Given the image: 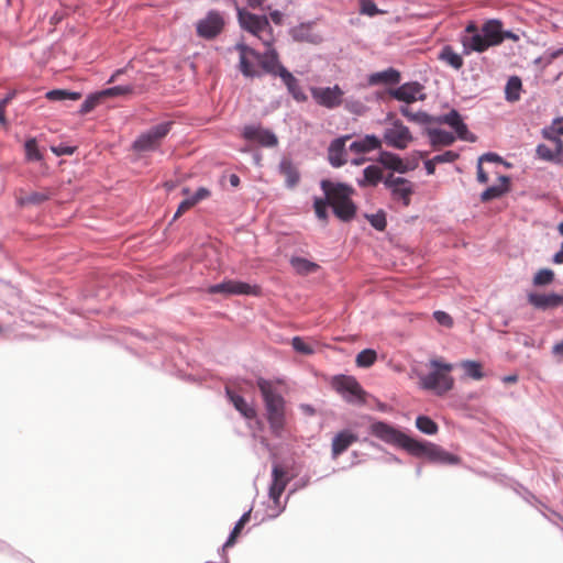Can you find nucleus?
<instances>
[{"label": "nucleus", "instance_id": "nucleus-61", "mask_svg": "<svg viewBox=\"0 0 563 563\" xmlns=\"http://www.w3.org/2000/svg\"><path fill=\"white\" fill-rule=\"evenodd\" d=\"M288 500L285 499V503L284 505H268L267 507V514L266 516L262 519V521L264 520H274L276 519L278 516H280L285 509H286V504H287Z\"/></svg>", "mask_w": 563, "mask_h": 563}, {"label": "nucleus", "instance_id": "nucleus-4", "mask_svg": "<svg viewBox=\"0 0 563 563\" xmlns=\"http://www.w3.org/2000/svg\"><path fill=\"white\" fill-rule=\"evenodd\" d=\"M430 366V373L419 376V388L433 391L437 396H444L454 387V378L450 375L453 364L432 358Z\"/></svg>", "mask_w": 563, "mask_h": 563}, {"label": "nucleus", "instance_id": "nucleus-11", "mask_svg": "<svg viewBox=\"0 0 563 563\" xmlns=\"http://www.w3.org/2000/svg\"><path fill=\"white\" fill-rule=\"evenodd\" d=\"M225 25L222 13L218 10H209L205 18L196 23V33L199 37L211 41L218 37Z\"/></svg>", "mask_w": 563, "mask_h": 563}, {"label": "nucleus", "instance_id": "nucleus-40", "mask_svg": "<svg viewBox=\"0 0 563 563\" xmlns=\"http://www.w3.org/2000/svg\"><path fill=\"white\" fill-rule=\"evenodd\" d=\"M289 481L290 477L288 476L287 470L280 464H273L272 482L269 487H277L278 485H283V489H285Z\"/></svg>", "mask_w": 563, "mask_h": 563}, {"label": "nucleus", "instance_id": "nucleus-12", "mask_svg": "<svg viewBox=\"0 0 563 563\" xmlns=\"http://www.w3.org/2000/svg\"><path fill=\"white\" fill-rule=\"evenodd\" d=\"M385 188L389 191L393 200L401 202L404 207L410 205L411 196L415 192V185L409 179L402 176L387 174Z\"/></svg>", "mask_w": 563, "mask_h": 563}, {"label": "nucleus", "instance_id": "nucleus-15", "mask_svg": "<svg viewBox=\"0 0 563 563\" xmlns=\"http://www.w3.org/2000/svg\"><path fill=\"white\" fill-rule=\"evenodd\" d=\"M413 140V136L408 126H406L399 119L393 122V128L384 130L382 142L384 141L388 146L402 151Z\"/></svg>", "mask_w": 563, "mask_h": 563}, {"label": "nucleus", "instance_id": "nucleus-17", "mask_svg": "<svg viewBox=\"0 0 563 563\" xmlns=\"http://www.w3.org/2000/svg\"><path fill=\"white\" fill-rule=\"evenodd\" d=\"M344 91L339 85L332 87H312L311 96L316 102L327 109H335L343 102Z\"/></svg>", "mask_w": 563, "mask_h": 563}, {"label": "nucleus", "instance_id": "nucleus-32", "mask_svg": "<svg viewBox=\"0 0 563 563\" xmlns=\"http://www.w3.org/2000/svg\"><path fill=\"white\" fill-rule=\"evenodd\" d=\"M438 58L442 62H445L449 66H451L453 69L459 70L463 67L464 60L461 54H457L453 47L449 44L444 45L439 55Z\"/></svg>", "mask_w": 563, "mask_h": 563}, {"label": "nucleus", "instance_id": "nucleus-10", "mask_svg": "<svg viewBox=\"0 0 563 563\" xmlns=\"http://www.w3.org/2000/svg\"><path fill=\"white\" fill-rule=\"evenodd\" d=\"M233 1L235 3L238 22L243 31L258 37L262 41L263 37L261 36V33L268 30L271 34L269 37H273V29L271 26L268 18L265 14L252 13L247 11L245 8L239 7L236 0Z\"/></svg>", "mask_w": 563, "mask_h": 563}, {"label": "nucleus", "instance_id": "nucleus-29", "mask_svg": "<svg viewBox=\"0 0 563 563\" xmlns=\"http://www.w3.org/2000/svg\"><path fill=\"white\" fill-rule=\"evenodd\" d=\"M278 170L286 177L285 187L287 189H292L298 185L300 173L290 159L283 158L278 165Z\"/></svg>", "mask_w": 563, "mask_h": 563}, {"label": "nucleus", "instance_id": "nucleus-18", "mask_svg": "<svg viewBox=\"0 0 563 563\" xmlns=\"http://www.w3.org/2000/svg\"><path fill=\"white\" fill-rule=\"evenodd\" d=\"M352 134H344L333 139L328 146V162L333 168H340L347 162L346 142Z\"/></svg>", "mask_w": 563, "mask_h": 563}, {"label": "nucleus", "instance_id": "nucleus-41", "mask_svg": "<svg viewBox=\"0 0 563 563\" xmlns=\"http://www.w3.org/2000/svg\"><path fill=\"white\" fill-rule=\"evenodd\" d=\"M399 111L404 117L412 122H418L420 124H428L433 122V115L422 110L411 112L407 106H400Z\"/></svg>", "mask_w": 563, "mask_h": 563}, {"label": "nucleus", "instance_id": "nucleus-39", "mask_svg": "<svg viewBox=\"0 0 563 563\" xmlns=\"http://www.w3.org/2000/svg\"><path fill=\"white\" fill-rule=\"evenodd\" d=\"M416 428L423 434L433 435L438 432V423L429 416L419 415L416 418Z\"/></svg>", "mask_w": 563, "mask_h": 563}, {"label": "nucleus", "instance_id": "nucleus-56", "mask_svg": "<svg viewBox=\"0 0 563 563\" xmlns=\"http://www.w3.org/2000/svg\"><path fill=\"white\" fill-rule=\"evenodd\" d=\"M344 107L349 112L356 114V115L363 114L366 110V107L364 106V103L354 98H346L344 100Z\"/></svg>", "mask_w": 563, "mask_h": 563}, {"label": "nucleus", "instance_id": "nucleus-49", "mask_svg": "<svg viewBox=\"0 0 563 563\" xmlns=\"http://www.w3.org/2000/svg\"><path fill=\"white\" fill-rule=\"evenodd\" d=\"M134 90L132 85H117L109 88H104L100 90L102 98H109V97H118V96H124L130 95Z\"/></svg>", "mask_w": 563, "mask_h": 563}, {"label": "nucleus", "instance_id": "nucleus-1", "mask_svg": "<svg viewBox=\"0 0 563 563\" xmlns=\"http://www.w3.org/2000/svg\"><path fill=\"white\" fill-rule=\"evenodd\" d=\"M263 45L266 46L264 52H260L243 41L238 42L233 49L240 53L238 68L245 78H261L265 73L267 63H273L278 56L277 49L274 47V38H262Z\"/></svg>", "mask_w": 563, "mask_h": 563}, {"label": "nucleus", "instance_id": "nucleus-63", "mask_svg": "<svg viewBox=\"0 0 563 563\" xmlns=\"http://www.w3.org/2000/svg\"><path fill=\"white\" fill-rule=\"evenodd\" d=\"M433 318L440 325L445 328H451L453 325V318L443 310L433 311Z\"/></svg>", "mask_w": 563, "mask_h": 563}, {"label": "nucleus", "instance_id": "nucleus-3", "mask_svg": "<svg viewBox=\"0 0 563 563\" xmlns=\"http://www.w3.org/2000/svg\"><path fill=\"white\" fill-rule=\"evenodd\" d=\"M320 188L327 197L333 195L339 198L332 206V212L339 220L350 222L355 218L357 206L352 200L355 189L350 184L323 178L320 181Z\"/></svg>", "mask_w": 563, "mask_h": 563}, {"label": "nucleus", "instance_id": "nucleus-38", "mask_svg": "<svg viewBox=\"0 0 563 563\" xmlns=\"http://www.w3.org/2000/svg\"><path fill=\"white\" fill-rule=\"evenodd\" d=\"M49 199L51 195L48 192L33 191L29 195L20 197L16 202L20 207L41 206Z\"/></svg>", "mask_w": 563, "mask_h": 563}, {"label": "nucleus", "instance_id": "nucleus-58", "mask_svg": "<svg viewBox=\"0 0 563 563\" xmlns=\"http://www.w3.org/2000/svg\"><path fill=\"white\" fill-rule=\"evenodd\" d=\"M479 163H498V164H503L504 166H506L507 168H510L511 167V164L508 163L507 161H505L499 154L495 153V152H486L484 154H482L478 159H477Z\"/></svg>", "mask_w": 563, "mask_h": 563}, {"label": "nucleus", "instance_id": "nucleus-27", "mask_svg": "<svg viewBox=\"0 0 563 563\" xmlns=\"http://www.w3.org/2000/svg\"><path fill=\"white\" fill-rule=\"evenodd\" d=\"M481 32L492 44L497 46L503 43V22L498 19L487 20L481 27Z\"/></svg>", "mask_w": 563, "mask_h": 563}, {"label": "nucleus", "instance_id": "nucleus-44", "mask_svg": "<svg viewBox=\"0 0 563 563\" xmlns=\"http://www.w3.org/2000/svg\"><path fill=\"white\" fill-rule=\"evenodd\" d=\"M377 361V352L374 349H364L356 354L355 363L357 367L368 368Z\"/></svg>", "mask_w": 563, "mask_h": 563}, {"label": "nucleus", "instance_id": "nucleus-13", "mask_svg": "<svg viewBox=\"0 0 563 563\" xmlns=\"http://www.w3.org/2000/svg\"><path fill=\"white\" fill-rule=\"evenodd\" d=\"M423 88V85L419 81L411 80L387 88V93L397 101L410 104L418 100L423 101L426 99V95L422 93Z\"/></svg>", "mask_w": 563, "mask_h": 563}, {"label": "nucleus", "instance_id": "nucleus-2", "mask_svg": "<svg viewBox=\"0 0 563 563\" xmlns=\"http://www.w3.org/2000/svg\"><path fill=\"white\" fill-rule=\"evenodd\" d=\"M256 386L264 402L269 430L274 437L280 438L286 427V400L269 379L258 377Z\"/></svg>", "mask_w": 563, "mask_h": 563}, {"label": "nucleus", "instance_id": "nucleus-48", "mask_svg": "<svg viewBox=\"0 0 563 563\" xmlns=\"http://www.w3.org/2000/svg\"><path fill=\"white\" fill-rule=\"evenodd\" d=\"M331 205L330 197L324 195L323 198L316 197L313 200V209L316 217L324 222L329 219L328 207Z\"/></svg>", "mask_w": 563, "mask_h": 563}, {"label": "nucleus", "instance_id": "nucleus-7", "mask_svg": "<svg viewBox=\"0 0 563 563\" xmlns=\"http://www.w3.org/2000/svg\"><path fill=\"white\" fill-rule=\"evenodd\" d=\"M410 455L415 457H426L432 463L441 465H457L461 457L453 454L442 446L424 439H416Z\"/></svg>", "mask_w": 563, "mask_h": 563}, {"label": "nucleus", "instance_id": "nucleus-59", "mask_svg": "<svg viewBox=\"0 0 563 563\" xmlns=\"http://www.w3.org/2000/svg\"><path fill=\"white\" fill-rule=\"evenodd\" d=\"M460 154L455 151H445L441 154L433 156V161L438 164L453 163L459 159Z\"/></svg>", "mask_w": 563, "mask_h": 563}, {"label": "nucleus", "instance_id": "nucleus-35", "mask_svg": "<svg viewBox=\"0 0 563 563\" xmlns=\"http://www.w3.org/2000/svg\"><path fill=\"white\" fill-rule=\"evenodd\" d=\"M460 366L464 369L465 376L472 379L481 380L485 376L483 372V365L478 361L464 360L460 363Z\"/></svg>", "mask_w": 563, "mask_h": 563}, {"label": "nucleus", "instance_id": "nucleus-14", "mask_svg": "<svg viewBox=\"0 0 563 563\" xmlns=\"http://www.w3.org/2000/svg\"><path fill=\"white\" fill-rule=\"evenodd\" d=\"M241 136L247 142H253L267 148L275 147L278 144V137L274 131L264 128L261 123L244 125Z\"/></svg>", "mask_w": 563, "mask_h": 563}, {"label": "nucleus", "instance_id": "nucleus-31", "mask_svg": "<svg viewBox=\"0 0 563 563\" xmlns=\"http://www.w3.org/2000/svg\"><path fill=\"white\" fill-rule=\"evenodd\" d=\"M289 264L297 274L302 276L314 273L320 268V265L318 263L301 256H291L289 260Z\"/></svg>", "mask_w": 563, "mask_h": 563}, {"label": "nucleus", "instance_id": "nucleus-21", "mask_svg": "<svg viewBox=\"0 0 563 563\" xmlns=\"http://www.w3.org/2000/svg\"><path fill=\"white\" fill-rule=\"evenodd\" d=\"M401 81V73L394 68L388 67L386 69L372 73L367 76V85L368 86H379L385 85L389 87H395L399 85Z\"/></svg>", "mask_w": 563, "mask_h": 563}, {"label": "nucleus", "instance_id": "nucleus-16", "mask_svg": "<svg viewBox=\"0 0 563 563\" xmlns=\"http://www.w3.org/2000/svg\"><path fill=\"white\" fill-rule=\"evenodd\" d=\"M225 396L243 418L249 421H254L260 431L264 430V423L258 419L255 407L252 404H249L242 395L238 394L230 387H225Z\"/></svg>", "mask_w": 563, "mask_h": 563}, {"label": "nucleus", "instance_id": "nucleus-30", "mask_svg": "<svg viewBox=\"0 0 563 563\" xmlns=\"http://www.w3.org/2000/svg\"><path fill=\"white\" fill-rule=\"evenodd\" d=\"M262 289L257 284H249L239 279H231V296H260Z\"/></svg>", "mask_w": 563, "mask_h": 563}, {"label": "nucleus", "instance_id": "nucleus-25", "mask_svg": "<svg viewBox=\"0 0 563 563\" xmlns=\"http://www.w3.org/2000/svg\"><path fill=\"white\" fill-rule=\"evenodd\" d=\"M357 440V435L349 429L339 431L332 439V459L344 453Z\"/></svg>", "mask_w": 563, "mask_h": 563}, {"label": "nucleus", "instance_id": "nucleus-54", "mask_svg": "<svg viewBox=\"0 0 563 563\" xmlns=\"http://www.w3.org/2000/svg\"><path fill=\"white\" fill-rule=\"evenodd\" d=\"M536 153L537 156L544 162H556L555 153H553V151L544 143H539L537 145Z\"/></svg>", "mask_w": 563, "mask_h": 563}, {"label": "nucleus", "instance_id": "nucleus-20", "mask_svg": "<svg viewBox=\"0 0 563 563\" xmlns=\"http://www.w3.org/2000/svg\"><path fill=\"white\" fill-rule=\"evenodd\" d=\"M383 169L388 170L389 174L404 175V158L390 151L382 150L378 152L377 157L374 159Z\"/></svg>", "mask_w": 563, "mask_h": 563}, {"label": "nucleus", "instance_id": "nucleus-5", "mask_svg": "<svg viewBox=\"0 0 563 563\" xmlns=\"http://www.w3.org/2000/svg\"><path fill=\"white\" fill-rule=\"evenodd\" d=\"M368 432L384 443L398 446L409 454L417 439L384 420H373L368 427Z\"/></svg>", "mask_w": 563, "mask_h": 563}, {"label": "nucleus", "instance_id": "nucleus-53", "mask_svg": "<svg viewBox=\"0 0 563 563\" xmlns=\"http://www.w3.org/2000/svg\"><path fill=\"white\" fill-rule=\"evenodd\" d=\"M208 294H222L231 296V279H223L221 283L212 284L207 289Z\"/></svg>", "mask_w": 563, "mask_h": 563}, {"label": "nucleus", "instance_id": "nucleus-57", "mask_svg": "<svg viewBox=\"0 0 563 563\" xmlns=\"http://www.w3.org/2000/svg\"><path fill=\"white\" fill-rule=\"evenodd\" d=\"M76 150H77V146L70 145L65 142H60L57 145L51 146V151L58 157L59 156H70L76 152Z\"/></svg>", "mask_w": 563, "mask_h": 563}, {"label": "nucleus", "instance_id": "nucleus-60", "mask_svg": "<svg viewBox=\"0 0 563 563\" xmlns=\"http://www.w3.org/2000/svg\"><path fill=\"white\" fill-rule=\"evenodd\" d=\"M16 92L14 90L9 91L4 98L0 100V124L5 125L8 123L5 117L7 104L15 97Z\"/></svg>", "mask_w": 563, "mask_h": 563}, {"label": "nucleus", "instance_id": "nucleus-55", "mask_svg": "<svg viewBox=\"0 0 563 563\" xmlns=\"http://www.w3.org/2000/svg\"><path fill=\"white\" fill-rule=\"evenodd\" d=\"M360 11L362 14L371 18L384 13V11L378 9L377 4L373 0H361Z\"/></svg>", "mask_w": 563, "mask_h": 563}, {"label": "nucleus", "instance_id": "nucleus-37", "mask_svg": "<svg viewBox=\"0 0 563 563\" xmlns=\"http://www.w3.org/2000/svg\"><path fill=\"white\" fill-rule=\"evenodd\" d=\"M24 152L26 162H41L44 159L43 153L38 147L36 137H29L25 140Z\"/></svg>", "mask_w": 563, "mask_h": 563}, {"label": "nucleus", "instance_id": "nucleus-50", "mask_svg": "<svg viewBox=\"0 0 563 563\" xmlns=\"http://www.w3.org/2000/svg\"><path fill=\"white\" fill-rule=\"evenodd\" d=\"M453 134L455 135V140L459 139L470 143L477 141V136L468 130V126L464 121L453 129Z\"/></svg>", "mask_w": 563, "mask_h": 563}, {"label": "nucleus", "instance_id": "nucleus-62", "mask_svg": "<svg viewBox=\"0 0 563 563\" xmlns=\"http://www.w3.org/2000/svg\"><path fill=\"white\" fill-rule=\"evenodd\" d=\"M210 195H211V191L208 188L199 187V188H197V190L191 196L187 197V199L191 203V206L194 207L195 205H197L201 200L208 198Z\"/></svg>", "mask_w": 563, "mask_h": 563}, {"label": "nucleus", "instance_id": "nucleus-26", "mask_svg": "<svg viewBox=\"0 0 563 563\" xmlns=\"http://www.w3.org/2000/svg\"><path fill=\"white\" fill-rule=\"evenodd\" d=\"M462 44L463 55H470L472 52L484 53L489 47H493L481 30L470 37L463 38Z\"/></svg>", "mask_w": 563, "mask_h": 563}, {"label": "nucleus", "instance_id": "nucleus-9", "mask_svg": "<svg viewBox=\"0 0 563 563\" xmlns=\"http://www.w3.org/2000/svg\"><path fill=\"white\" fill-rule=\"evenodd\" d=\"M273 77H279L283 84L286 86L288 93L297 102L307 101L308 97L300 87L298 78L280 62L279 55L274 59L273 63H267L265 73Z\"/></svg>", "mask_w": 563, "mask_h": 563}, {"label": "nucleus", "instance_id": "nucleus-42", "mask_svg": "<svg viewBox=\"0 0 563 563\" xmlns=\"http://www.w3.org/2000/svg\"><path fill=\"white\" fill-rule=\"evenodd\" d=\"M364 218L378 232H384L387 228V213L383 209H378L375 213H365Z\"/></svg>", "mask_w": 563, "mask_h": 563}, {"label": "nucleus", "instance_id": "nucleus-52", "mask_svg": "<svg viewBox=\"0 0 563 563\" xmlns=\"http://www.w3.org/2000/svg\"><path fill=\"white\" fill-rule=\"evenodd\" d=\"M292 349L303 355H311L314 353L312 346H310L301 336H294L291 339Z\"/></svg>", "mask_w": 563, "mask_h": 563}, {"label": "nucleus", "instance_id": "nucleus-28", "mask_svg": "<svg viewBox=\"0 0 563 563\" xmlns=\"http://www.w3.org/2000/svg\"><path fill=\"white\" fill-rule=\"evenodd\" d=\"M426 133L432 147L451 146L455 142V135L441 128H427Z\"/></svg>", "mask_w": 563, "mask_h": 563}, {"label": "nucleus", "instance_id": "nucleus-23", "mask_svg": "<svg viewBox=\"0 0 563 563\" xmlns=\"http://www.w3.org/2000/svg\"><path fill=\"white\" fill-rule=\"evenodd\" d=\"M382 139L376 134H365L352 141L349 145V151L354 154H367L373 151H380Z\"/></svg>", "mask_w": 563, "mask_h": 563}, {"label": "nucleus", "instance_id": "nucleus-19", "mask_svg": "<svg viewBox=\"0 0 563 563\" xmlns=\"http://www.w3.org/2000/svg\"><path fill=\"white\" fill-rule=\"evenodd\" d=\"M527 301L529 305H531L534 309L547 311L550 309L558 308L561 306V294L551 291L548 294H540L536 291H530L527 294Z\"/></svg>", "mask_w": 563, "mask_h": 563}, {"label": "nucleus", "instance_id": "nucleus-47", "mask_svg": "<svg viewBox=\"0 0 563 563\" xmlns=\"http://www.w3.org/2000/svg\"><path fill=\"white\" fill-rule=\"evenodd\" d=\"M289 35L295 42H312L310 23H300L289 29Z\"/></svg>", "mask_w": 563, "mask_h": 563}, {"label": "nucleus", "instance_id": "nucleus-46", "mask_svg": "<svg viewBox=\"0 0 563 563\" xmlns=\"http://www.w3.org/2000/svg\"><path fill=\"white\" fill-rule=\"evenodd\" d=\"M102 100L103 98L100 90L90 92L81 103L78 113L84 115L91 112L98 104L102 102Z\"/></svg>", "mask_w": 563, "mask_h": 563}, {"label": "nucleus", "instance_id": "nucleus-45", "mask_svg": "<svg viewBox=\"0 0 563 563\" xmlns=\"http://www.w3.org/2000/svg\"><path fill=\"white\" fill-rule=\"evenodd\" d=\"M555 274L553 269L544 267L536 272L532 277V285L536 287H545L554 282Z\"/></svg>", "mask_w": 563, "mask_h": 563}, {"label": "nucleus", "instance_id": "nucleus-22", "mask_svg": "<svg viewBox=\"0 0 563 563\" xmlns=\"http://www.w3.org/2000/svg\"><path fill=\"white\" fill-rule=\"evenodd\" d=\"M498 185L488 186L479 195L482 202L500 199L511 190V177L508 175L498 176Z\"/></svg>", "mask_w": 563, "mask_h": 563}, {"label": "nucleus", "instance_id": "nucleus-51", "mask_svg": "<svg viewBox=\"0 0 563 563\" xmlns=\"http://www.w3.org/2000/svg\"><path fill=\"white\" fill-rule=\"evenodd\" d=\"M427 155V152L416 150L411 153L410 157L404 158V175L415 170L419 166V161Z\"/></svg>", "mask_w": 563, "mask_h": 563}, {"label": "nucleus", "instance_id": "nucleus-24", "mask_svg": "<svg viewBox=\"0 0 563 563\" xmlns=\"http://www.w3.org/2000/svg\"><path fill=\"white\" fill-rule=\"evenodd\" d=\"M382 169L383 168L377 163L367 165L363 169V177L356 179L358 187H376L379 183L385 186L387 175H384Z\"/></svg>", "mask_w": 563, "mask_h": 563}, {"label": "nucleus", "instance_id": "nucleus-64", "mask_svg": "<svg viewBox=\"0 0 563 563\" xmlns=\"http://www.w3.org/2000/svg\"><path fill=\"white\" fill-rule=\"evenodd\" d=\"M563 55V46L559 48H548L544 52L545 66L552 64V62Z\"/></svg>", "mask_w": 563, "mask_h": 563}, {"label": "nucleus", "instance_id": "nucleus-6", "mask_svg": "<svg viewBox=\"0 0 563 563\" xmlns=\"http://www.w3.org/2000/svg\"><path fill=\"white\" fill-rule=\"evenodd\" d=\"M331 388L338 393L342 399L353 406H363L366 401V391L352 375L338 374L331 378Z\"/></svg>", "mask_w": 563, "mask_h": 563}, {"label": "nucleus", "instance_id": "nucleus-36", "mask_svg": "<svg viewBox=\"0 0 563 563\" xmlns=\"http://www.w3.org/2000/svg\"><path fill=\"white\" fill-rule=\"evenodd\" d=\"M49 101H75L81 98V92L69 89H52L45 93Z\"/></svg>", "mask_w": 563, "mask_h": 563}, {"label": "nucleus", "instance_id": "nucleus-34", "mask_svg": "<svg viewBox=\"0 0 563 563\" xmlns=\"http://www.w3.org/2000/svg\"><path fill=\"white\" fill-rule=\"evenodd\" d=\"M522 90V80L519 76L512 75L505 85V99L508 102H516L520 99Z\"/></svg>", "mask_w": 563, "mask_h": 563}, {"label": "nucleus", "instance_id": "nucleus-8", "mask_svg": "<svg viewBox=\"0 0 563 563\" xmlns=\"http://www.w3.org/2000/svg\"><path fill=\"white\" fill-rule=\"evenodd\" d=\"M172 128V121H164L151 126L132 142V151L136 153L155 151L159 146V143L168 135Z\"/></svg>", "mask_w": 563, "mask_h": 563}, {"label": "nucleus", "instance_id": "nucleus-33", "mask_svg": "<svg viewBox=\"0 0 563 563\" xmlns=\"http://www.w3.org/2000/svg\"><path fill=\"white\" fill-rule=\"evenodd\" d=\"M251 514H252V507L242 514V516L235 522L233 529L230 531L225 542L222 545V550L234 545L238 536L241 533L244 526L250 521Z\"/></svg>", "mask_w": 563, "mask_h": 563}, {"label": "nucleus", "instance_id": "nucleus-43", "mask_svg": "<svg viewBox=\"0 0 563 563\" xmlns=\"http://www.w3.org/2000/svg\"><path fill=\"white\" fill-rule=\"evenodd\" d=\"M463 117L456 109H451L449 112L440 114L438 117H433V122L439 124H446L452 130L457 126L461 122H463Z\"/></svg>", "mask_w": 563, "mask_h": 563}]
</instances>
